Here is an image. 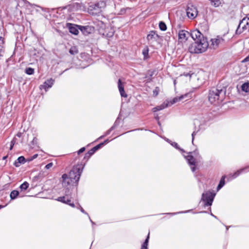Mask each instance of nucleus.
<instances>
[{
	"instance_id": "a878e982",
	"label": "nucleus",
	"mask_w": 249,
	"mask_h": 249,
	"mask_svg": "<svg viewBox=\"0 0 249 249\" xmlns=\"http://www.w3.org/2000/svg\"><path fill=\"white\" fill-rule=\"evenodd\" d=\"M225 177H222V178H221L220 181V182L217 186V189L218 190H219V189H220L225 184Z\"/></svg>"
},
{
	"instance_id": "a18cd8bd",
	"label": "nucleus",
	"mask_w": 249,
	"mask_h": 249,
	"mask_svg": "<svg viewBox=\"0 0 249 249\" xmlns=\"http://www.w3.org/2000/svg\"><path fill=\"white\" fill-rule=\"evenodd\" d=\"M7 158V156H4L3 157L2 159L4 160H6Z\"/></svg>"
},
{
	"instance_id": "6ab92c4d",
	"label": "nucleus",
	"mask_w": 249,
	"mask_h": 249,
	"mask_svg": "<svg viewBox=\"0 0 249 249\" xmlns=\"http://www.w3.org/2000/svg\"><path fill=\"white\" fill-rule=\"evenodd\" d=\"M25 162V158L23 156H20L15 161L14 165L16 167H19L20 164H23Z\"/></svg>"
},
{
	"instance_id": "39448f33",
	"label": "nucleus",
	"mask_w": 249,
	"mask_h": 249,
	"mask_svg": "<svg viewBox=\"0 0 249 249\" xmlns=\"http://www.w3.org/2000/svg\"><path fill=\"white\" fill-rule=\"evenodd\" d=\"M215 195L210 192L203 193L202 195L201 199L205 202L206 206H211L213 200Z\"/></svg>"
},
{
	"instance_id": "7c9ffc66",
	"label": "nucleus",
	"mask_w": 249,
	"mask_h": 249,
	"mask_svg": "<svg viewBox=\"0 0 249 249\" xmlns=\"http://www.w3.org/2000/svg\"><path fill=\"white\" fill-rule=\"evenodd\" d=\"M25 72L28 75L33 74L34 73V69L32 68H27L25 70Z\"/></svg>"
},
{
	"instance_id": "1a4fd4ad",
	"label": "nucleus",
	"mask_w": 249,
	"mask_h": 249,
	"mask_svg": "<svg viewBox=\"0 0 249 249\" xmlns=\"http://www.w3.org/2000/svg\"><path fill=\"white\" fill-rule=\"evenodd\" d=\"M178 35V39L179 41L181 42H185L190 36H191V33H190L185 30L179 31Z\"/></svg>"
},
{
	"instance_id": "f3484780",
	"label": "nucleus",
	"mask_w": 249,
	"mask_h": 249,
	"mask_svg": "<svg viewBox=\"0 0 249 249\" xmlns=\"http://www.w3.org/2000/svg\"><path fill=\"white\" fill-rule=\"evenodd\" d=\"M118 87L121 96L124 97H127V95L124 92V86L122 83L121 79L118 80Z\"/></svg>"
},
{
	"instance_id": "603ef678",
	"label": "nucleus",
	"mask_w": 249,
	"mask_h": 249,
	"mask_svg": "<svg viewBox=\"0 0 249 249\" xmlns=\"http://www.w3.org/2000/svg\"><path fill=\"white\" fill-rule=\"evenodd\" d=\"M174 84H175V85H176V80H174Z\"/></svg>"
},
{
	"instance_id": "473e14b6",
	"label": "nucleus",
	"mask_w": 249,
	"mask_h": 249,
	"mask_svg": "<svg viewBox=\"0 0 249 249\" xmlns=\"http://www.w3.org/2000/svg\"><path fill=\"white\" fill-rule=\"evenodd\" d=\"M78 208H79V209H80V211H81V212L82 213H85V214H87L88 216H89V215H88V213H87L85 211V210L83 209V208H82L80 205H79V207ZM89 220H90V222H91V223H92V224H94V222H93L91 220V219L90 218V217H89Z\"/></svg>"
},
{
	"instance_id": "a211bd4d",
	"label": "nucleus",
	"mask_w": 249,
	"mask_h": 249,
	"mask_svg": "<svg viewBox=\"0 0 249 249\" xmlns=\"http://www.w3.org/2000/svg\"><path fill=\"white\" fill-rule=\"evenodd\" d=\"M158 35L156 34L154 31H151L150 33L147 36V39L148 40H156L158 38Z\"/></svg>"
},
{
	"instance_id": "8fccbe9b",
	"label": "nucleus",
	"mask_w": 249,
	"mask_h": 249,
	"mask_svg": "<svg viewBox=\"0 0 249 249\" xmlns=\"http://www.w3.org/2000/svg\"><path fill=\"white\" fill-rule=\"evenodd\" d=\"M194 153L195 154H198V152H197V151H194Z\"/></svg>"
},
{
	"instance_id": "f8f14e48",
	"label": "nucleus",
	"mask_w": 249,
	"mask_h": 249,
	"mask_svg": "<svg viewBox=\"0 0 249 249\" xmlns=\"http://www.w3.org/2000/svg\"><path fill=\"white\" fill-rule=\"evenodd\" d=\"M79 26L71 23H67V27L69 28L70 32L75 35L78 34Z\"/></svg>"
},
{
	"instance_id": "423d86ee",
	"label": "nucleus",
	"mask_w": 249,
	"mask_h": 249,
	"mask_svg": "<svg viewBox=\"0 0 249 249\" xmlns=\"http://www.w3.org/2000/svg\"><path fill=\"white\" fill-rule=\"evenodd\" d=\"M186 14L188 17L191 19H194L197 15L198 11L196 8L193 6H188L186 9Z\"/></svg>"
},
{
	"instance_id": "9d476101",
	"label": "nucleus",
	"mask_w": 249,
	"mask_h": 249,
	"mask_svg": "<svg viewBox=\"0 0 249 249\" xmlns=\"http://www.w3.org/2000/svg\"><path fill=\"white\" fill-rule=\"evenodd\" d=\"M192 152H190V154L187 156H184L185 158L187 160L189 164L190 165L192 172H194L196 171V161L195 159L193 156L191 155Z\"/></svg>"
},
{
	"instance_id": "72a5a7b5",
	"label": "nucleus",
	"mask_w": 249,
	"mask_h": 249,
	"mask_svg": "<svg viewBox=\"0 0 249 249\" xmlns=\"http://www.w3.org/2000/svg\"><path fill=\"white\" fill-rule=\"evenodd\" d=\"M159 91H160L159 88L158 87H156L153 91V96H157L158 95Z\"/></svg>"
},
{
	"instance_id": "aec40b11",
	"label": "nucleus",
	"mask_w": 249,
	"mask_h": 249,
	"mask_svg": "<svg viewBox=\"0 0 249 249\" xmlns=\"http://www.w3.org/2000/svg\"><path fill=\"white\" fill-rule=\"evenodd\" d=\"M168 107V104H166L165 103H164L161 105L157 106L154 108H153V110L154 112H156L160 110H162L166 107Z\"/></svg>"
},
{
	"instance_id": "dca6fc26",
	"label": "nucleus",
	"mask_w": 249,
	"mask_h": 249,
	"mask_svg": "<svg viewBox=\"0 0 249 249\" xmlns=\"http://www.w3.org/2000/svg\"><path fill=\"white\" fill-rule=\"evenodd\" d=\"M83 7V6L82 3L76 2L69 5L68 6V8L69 10L74 11L81 9Z\"/></svg>"
},
{
	"instance_id": "a19ab883",
	"label": "nucleus",
	"mask_w": 249,
	"mask_h": 249,
	"mask_svg": "<svg viewBox=\"0 0 249 249\" xmlns=\"http://www.w3.org/2000/svg\"><path fill=\"white\" fill-rule=\"evenodd\" d=\"M172 145L174 147H176V148H177V149H178V148H179L178 147V143H176V142H173V143H172Z\"/></svg>"
},
{
	"instance_id": "864d4df0",
	"label": "nucleus",
	"mask_w": 249,
	"mask_h": 249,
	"mask_svg": "<svg viewBox=\"0 0 249 249\" xmlns=\"http://www.w3.org/2000/svg\"><path fill=\"white\" fill-rule=\"evenodd\" d=\"M156 119L157 120H159V117H158V116L156 117Z\"/></svg>"
},
{
	"instance_id": "f704fd0d",
	"label": "nucleus",
	"mask_w": 249,
	"mask_h": 249,
	"mask_svg": "<svg viewBox=\"0 0 249 249\" xmlns=\"http://www.w3.org/2000/svg\"><path fill=\"white\" fill-rule=\"evenodd\" d=\"M103 145H104V143H101L96 146H94L92 149L94 150L95 152H96L97 150H98Z\"/></svg>"
},
{
	"instance_id": "79ce46f5",
	"label": "nucleus",
	"mask_w": 249,
	"mask_h": 249,
	"mask_svg": "<svg viewBox=\"0 0 249 249\" xmlns=\"http://www.w3.org/2000/svg\"><path fill=\"white\" fill-rule=\"evenodd\" d=\"M91 157L90 155H89L88 153L85 154V156L84 157L85 159L87 158L88 160Z\"/></svg>"
},
{
	"instance_id": "c03bdc74",
	"label": "nucleus",
	"mask_w": 249,
	"mask_h": 249,
	"mask_svg": "<svg viewBox=\"0 0 249 249\" xmlns=\"http://www.w3.org/2000/svg\"><path fill=\"white\" fill-rule=\"evenodd\" d=\"M249 61V55L247 57H246L243 61L247 62V61Z\"/></svg>"
},
{
	"instance_id": "412c9836",
	"label": "nucleus",
	"mask_w": 249,
	"mask_h": 249,
	"mask_svg": "<svg viewBox=\"0 0 249 249\" xmlns=\"http://www.w3.org/2000/svg\"><path fill=\"white\" fill-rule=\"evenodd\" d=\"M18 195H19L18 191L17 190H13L11 192L10 196V198L11 199H15L17 197V196H18Z\"/></svg>"
},
{
	"instance_id": "cd10ccee",
	"label": "nucleus",
	"mask_w": 249,
	"mask_h": 249,
	"mask_svg": "<svg viewBox=\"0 0 249 249\" xmlns=\"http://www.w3.org/2000/svg\"><path fill=\"white\" fill-rule=\"evenodd\" d=\"M245 169V168H242L239 170L237 171L233 175H232V178H234L238 177Z\"/></svg>"
},
{
	"instance_id": "4468645a",
	"label": "nucleus",
	"mask_w": 249,
	"mask_h": 249,
	"mask_svg": "<svg viewBox=\"0 0 249 249\" xmlns=\"http://www.w3.org/2000/svg\"><path fill=\"white\" fill-rule=\"evenodd\" d=\"M54 80L52 78L48 79L47 80L44 82L43 85H40V88L41 89H44L46 91L48 89L52 87V86L54 83Z\"/></svg>"
},
{
	"instance_id": "b1692460",
	"label": "nucleus",
	"mask_w": 249,
	"mask_h": 249,
	"mask_svg": "<svg viewBox=\"0 0 249 249\" xmlns=\"http://www.w3.org/2000/svg\"><path fill=\"white\" fill-rule=\"evenodd\" d=\"M148 48L146 46L142 50V54L143 55V59H146L148 57Z\"/></svg>"
},
{
	"instance_id": "7ed1b4c3",
	"label": "nucleus",
	"mask_w": 249,
	"mask_h": 249,
	"mask_svg": "<svg viewBox=\"0 0 249 249\" xmlns=\"http://www.w3.org/2000/svg\"><path fill=\"white\" fill-rule=\"evenodd\" d=\"M225 90L223 89L212 88L209 91L208 99L211 104H215L223 100L225 94Z\"/></svg>"
},
{
	"instance_id": "0eeeda50",
	"label": "nucleus",
	"mask_w": 249,
	"mask_h": 249,
	"mask_svg": "<svg viewBox=\"0 0 249 249\" xmlns=\"http://www.w3.org/2000/svg\"><path fill=\"white\" fill-rule=\"evenodd\" d=\"M191 98V93L189 92V93H186L184 95H181L179 97H175L172 101H171L170 102H168L167 103H166V104H168V106H170L178 102L181 101L183 99L188 98L187 99V100H188V99ZM186 100H187V99Z\"/></svg>"
},
{
	"instance_id": "20e7f679",
	"label": "nucleus",
	"mask_w": 249,
	"mask_h": 249,
	"mask_svg": "<svg viewBox=\"0 0 249 249\" xmlns=\"http://www.w3.org/2000/svg\"><path fill=\"white\" fill-rule=\"evenodd\" d=\"M249 31V14L240 21L236 29V34H240L244 31Z\"/></svg>"
},
{
	"instance_id": "c756f323",
	"label": "nucleus",
	"mask_w": 249,
	"mask_h": 249,
	"mask_svg": "<svg viewBox=\"0 0 249 249\" xmlns=\"http://www.w3.org/2000/svg\"><path fill=\"white\" fill-rule=\"evenodd\" d=\"M115 127V125L114 124L110 128H109L105 133V134L103 136H102L101 137H99V139H102V138H103L104 137L106 136H107L108 135H109L110 132H111V131L112 130H113Z\"/></svg>"
},
{
	"instance_id": "e433bc0d",
	"label": "nucleus",
	"mask_w": 249,
	"mask_h": 249,
	"mask_svg": "<svg viewBox=\"0 0 249 249\" xmlns=\"http://www.w3.org/2000/svg\"><path fill=\"white\" fill-rule=\"evenodd\" d=\"M53 163L52 162H50L45 166V168L47 169H49L50 168H51L53 166Z\"/></svg>"
},
{
	"instance_id": "bb28decb",
	"label": "nucleus",
	"mask_w": 249,
	"mask_h": 249,
	"mask_svg": "<svg viewBox=\"0 0 249 249\" xmlns=\"http://www.w3.org/2000/svg\"><path fill=\"white\" fill-rule=\"evenodd\" d=\"M29 187V183L25 181L20 186V188L21 190L25 191Z\"/></svg>"
},
{
	"instance_id": "6e6552de",
	"label": "nucleus",
	"mask_w": 249,
	"mask_h": 249,
	"mask_svg": "<svg viewBox=\"0 0 249 249\" xmlns=\"http://www.w3.org/2000/svg\"><path fill=\"white\" fill-rule=\"evenodd\" d=\"M211 42V44L210 45V47L215 49L224 42V39L221 37L217 36L215 38H212Z\"/></svg>"
},
{
	"instance_id": "2f4dec72",
	"label": "nucleus",
	"mask_w": 249,
	"mask_h": 249,
	"mask_svg": "<svg viewBox=\"0 0 249 249\" xmlns=\"http://www.w3.org/2000/svg\"><path fill=\"white\" fill-rule=\"evenodd\" d=\"M221 3L220 0H214L213 2L211 4L212 5L215 7H218Z\"/></svg>"
},
{
	"instance_id": "9b49d317",
	"label": "nucleus",
	"mask_w": 249,
	"mask_h": 249,
	"mask_svg": "<svg viewBox=\"0 0 249 249\" xmlns=\"http://www.w3.org/2000/svg\"><path fill=\"white\" fill-rule=\"evenodd\" d=\"M70 196L71 195L70 192L65 191V196L58 197L56 200L67 204L68 202L71 201V197H70Z\"/></svg>"
},
{
	"instance_id": "58836bf2",
	"label": "nucleus",
	"mask_w": 249,
	"mask_h": 249,
	"mask_svg": "<svg viewBox=\"0 0 249 249\" xmlns=\"http://www.w3.org/2000/svg\"><path fill=\"white\" fill-rule=\"evenodd\" d=\"M85 150V147L81 148L80 150H79L77 152L78 154L79 155L80 153H83Z\"/></svg>"
},
{
	"instance_id": "4c0bfd02",
	"label": "nucleus",
	"mask_w": 249,
	"mask_h": 249,
	"mask_svg": "<svg viewBox=\"0 0 249 249\" xmlns=\"http://www.w3.org/2000/svg\"><path fill=\"white\" fill-rule=\"evenodd\" d=\"M95 152L92 148L88 152V153L89 155H90L91 156Z\"/></svg>"
},
{
	"instance_id": "09e8293b",
	"label": "nucleus",
	"mask_w": 249,
	"mask_h": 249,
	"mask_svg": "<svg viewBox=\"0 0 249 249\" xmlns=\"http://www.w3.org/2000/svg\"><path fill=\"white\" fill-rule=\"evenodd\" d=\"M4 207V206L0 205V209L3 208Z\"/></svg>"
},
{
	"instance_id": "49530a36",
	"label": "nucleus",
	"mask_w": 249,
	"mask_h": 249,
	"mask_svg": "<svg viewBox=\"0 0 249 249\" xmlns=\"http://www.w3.org/2000/svg\"><path fill=\"white\" fill-rule=\"evenodd\" d=\"M211 215H212L213 216L214 218H216V216L214 215L212 213H211Z\"/></svg>"
},
{
	"instance_id": "ea45409f",
	"label": "nucleus",
	"mask_w": 249,
	"mask_h": 249,
	"mask_svg": "<svg viewBox=\"0 0 249 249\" xmlns=\"http://www.w3.org/2000/svg\"><path fill=\"white\" fill-rule=\"evenodd\" d=\"M197 132L196 131H194L193 132V133L192 134V143H193L194 142V138H195V136L196 135Z\"/></svg>"
},
{
	"instance_id": "c85d7f7f",
	"label": "nucleus",
	"mask_w": 249,
	"mask_h": 249,
	"mask_svg": "<svg viewBox=\"0 0 249 249\" xmlns=\"http://www.w3.org/2000/svg\"><path fill=\"white\" fill-rule=\"evenodd\" d=\"M159 28L162 31H165L167 29L166 25L164 22L160 21L159 23Z\"/></svg>"
},
{
	"instance_id": "393cba45",
	"label": "nucleus",
	"mask_w": 249,
	"mask_h": 249,
	"mask_svg": "<svg viewBox=\"0 0 249 249\" xmlns=\"http://www.w3.org/2000/svg\"><path fill=\"white\" fill-rule=\"evenodd\" d=\"M242 90L246 92H249V83H245L241 86Z\"/></svg>"
},
{
	"instance_id": "de8ad7c7",
	"label": "nucleus",
	"mask_w": 249,
	"mask_h": 249,
	"mask_svg": "<svg viewBox=\"0 0 249 249\" xmlns=\"http://www.w3.org/2000/svg\"><path fill=\"white\" fill-rule=\"evenodd\" d=\"M107 142H108V140H106V141H105L103 143H104H104H107Z\"/></svg>"
},
{
	"instance_id": "5701e85b",
	"label": "nucleus",
	"mask_w": 249,
	"mask_h": 249,
	"mask_svg": "<svg viewBox=\"0 0 249 249\" xmlns=\"http://www.w3.org/2000/svg\"><path fill=\"white\" fill-rule=\"evenodd\" d=\"M69 53L72 55H75L78 53V50L76 47L73 46L71 48Z\"/></svg>"
},
{
	"instance_id": "2eb2a0df",
	"label": "nucleus",
	"mask_w": 249,
	"mask_h": 249,
	"mask_svg": "<svg viewBox=\"0 0 249 249\" xmlns=\"http://www.w3.org/2000/svg\"><path fill=\"white\" fill-rule=\"evenodd\" d=\"M106 6V3L104 1H100L96 4L91 5L90 6V10H99L101 8L105 7Z\"/></svg>"
},
{
	"instance_id": "ddd939ff",
	"label": "nucleus",
	"mask_w": 249,
	"mask_h": 249,
	"mask_svg": "<svg viewBox=\"0 0 249 249\" xmlns=\"http://www.w3.org/2000/svg\"><path fill=\"white\" fill-rule=\"evenodd\" d=\"M79 29L82 32V33L85 35L87 36L89 34H91L93 31V28L89 26H79Z\"/></svg>"
},
{
	"instance_id": "4be33fe9",
	"label": "nucleus",
	"mask_w": 249,
	"mask_h": 249,
	"mask_svg": "<svg viewBox=\"0 0 249 249\" xmlns=\"http://www.w3.org/2000/svg\"><path fill=\"white\" fill-rule=\"evenodd\" d=\"M149 239V232L148 233V234L147 238H146L145 241L142 244V247H141V249H147Z\"/></svg>"
},
{
	"instance_id": "f257e3e1",
	"label": "nucleus",
	"mask_w": 249,
	"mask_h": 249,
	"mask_svg": "<svg viewBox=\"0 0 249 249\" xmlns=\"http://www.w3.org/2000/svg\"><path fill=\"white\" fill-rule=\"evenodd\" d=\"M82 168L80 166L74 167L69 174H64L62 175V185L66 191L70 192L74 185H77L79 180Z\"/></svg>"
},
{
	"instance_id": "f03ea898",
	"label": "nucleus",
	"mask_w": 249,
	"mask_h": 249,
	"mask_svg": "<svg viewBox=\"0 0 249 249\" xmlns=\"http://www.w3.org/2000/svg\"><path fill=\"white\" fill-rule=\"evenodd\" d=\"M191 37L196 40L189 47V51L192 53H199L204 52L207 49L209 44L203 35L197 30L191 32Z\"/></svg>"
},
{
	"instance_id": "c9c22d12",
	"label": "nucleus",
	"mask_w": 249,
	"mask_h": 249,
	"mask_svg": "<svg viewBox=\"0 0 249 249\" xmlns=\"http://www.w3.org/2000/svg\"><path fill=\"white\" fill-rule=\"evenodd\" d=\"M15 141L14 139H13L10 142V150H12L14 145H15Z\"/></svg>"
},
{
	"instance_id": "3c124183",
	"label": "nucleus",
	"mask_w": 249,
	"mask_h": 249,
	"mask_svg": "<svg viewBox=\"0 0 249 249\" xmlns=\"http://www.w3.org/2000/svg\"><path fill=\"white\" fill-rule=\"evenodd\" d=\"M36 157H37V155H35L34 156V158H36Z\"/></svg>"
},
{
	"instance_id": "37998d69",
	"label": "nucleus",
	"mask_w": 249,
	"mask_h": 249,
	"mask_svg": "<svg viewBox=\"0 0 249 249\" xmlns=\"http://www.w3.org/2000/svg\"><path fill=\"white\" fill-rule=\"evenodd\" d=\"M67 204L70 205V206H71L72 207H75L74 204L73 203H71V202H68V203Z\"/></svg>"
}]
</instances>
